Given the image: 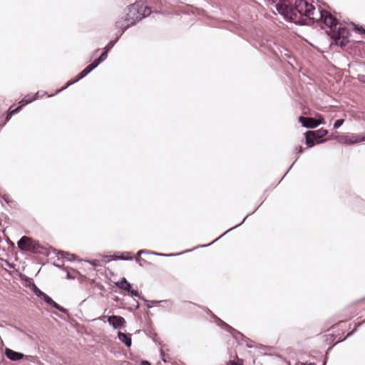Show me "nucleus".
I'll list each match as a JSON object with an SVG mask.
<instances>
[{
    "mask_svg": "<svg viewBox=\"0 0 365 365\" xmlns=\"http://www.w3.org/2000/svg\"><path fill=\"white\" fill-rule=\"evenodd\" d=\"M275 7L285 19L297 24H308V21H318L319 16H322L319 10H316L315 7L306 0L296 1L294 9L284 3L277 4Z\"/></svg>",
    "mask_w": 365,
    "mask_h": 365,
    "instance_id": "1",
    "label": "nucleus"
},
{
    "mask_svg": "<svg viewBox=\"0 0 365 365\" xmlns=\"http://www.w3.org/2000/svg\"><path fill=\"white\" fill-rule=\"evenodd\" d=\"M151 14L150 7L144 6L140 2H136L128 8L126 16L123 19L116 21V26L121 29V35L126 29L134 25L143 18L149 16Z\"/></svg>",
    "mask_w": 365,
    "mask_h": 365,
    "instance_id": "2",
    "label": "nucleus"
},
{
    "mask_svg": "<svg viewBox=\"0 0 365 365\" xmlns=\"http://www.w3.org/2000/svg\"><path fill=\"white\" fill-rule=\"evenodd\" d=\"M108 51L106 50L104 52L102 53L101 56L95 60L92 63L88 65L86 68H85L79 74L76 80L73 81H68L67 83V85L62 88L61 90H59L58 92H60L61 91L66 88L69 86L73 84L74 83L78 81L80 79L84 78L90 72H91L94 68H96L102 61H105L108 56Z\"/></svg>",
    "mask_w": 365,
    "mask_h": 365,
    "instance_id": "3",
    "label": "nucleus"
},
{
    "mask_svg": "<svg viewBox=\"0 0 365 365\" xmlns=\"http://www.w3.org/2000/svg\"><path fill=\"white\" fill-rule=\"evenodd\" d=\"M18 247L24 251L35 252L40 247L39 244L31 237L24 236L17 242Z\"/></svg>",
    "mask_w": 365,
    "mask_h": 365,
    "instance_id": "4",
    "label": "nucleus"
},
{
    "mask_svg": "<svg viewBox=\"0 0 365 365\" xmlns=\"http://www.w3.org/2000/svg\"><path fill=\"white\" fill-rule=\"evenodd\" d=\"M331 38L336 41L337 44L341 46H344L348 42L349 31L346 29L339 26L331 30Z\"/></svg>",
    "mask_w": 365,
    "mask_h": 365,
    "instance_id": "5",
    "label": "nucleus"
},
{
    "mask_svg": "<svg viewBox=\"0 0 365 365\" xmlns=\"http://www.w3.org/2000/svg\"><path fill=\"white\" fill-rule=\"evenodd\" d=\"M327 133V130L323 128L314 131H307L305 134L306 144L309 148L314 146V140H318L324 137Z\"/></svg>",
    "mask_w": 365,
    "mask_h": 365,
    "instance_id": "6",
    "label": "nucleus"
},
{
    "mask_svg": "<svg viewBox=\"0 0 365 365\" xmlns=\"http://www.w3.org/2000/svg\"><path fill=\"white\" fill-rule=\"evenodd\" d=\"M299 121L302 123L303 127L308 128H314L317 127L319 125L325 123V120L321 115H318L317 119L300 116Z\"/></svg>",
    "mask_w": 365,
    "mask_h": 365,
    "instance_id": "7",
    "label": "nucleus"
},
{
    "mask_svg": "<svg viewBox=\"0 0 365 365\" xmlns=\"http://www.w3.org/2000/svg\"><path fill=\"white\" fill-rule=\"evenodd\" d=\"M321 16H319V20H322L326 26L333 30L336 26V19L330 13L326 11L319 10Z\"/></svg>",
    "mask_w": 365,
    "mask_h": 365,
    "instance_id": "8",
    "label": "nucleus"
},
{
    "mask_svg": "<svg viewBox=\"0 0 365 365\" xmlns=\"http://www.w3.org/2000/svg\"><path fill=\"white\" fill-rule=\"evenodd\" d=\"M336 139L339 143L344 145H353L360 143L359 135L354 133L337 136Z\"/></svg>",
    "mask_w": 365,
    "mask_h": 365,
    "instance_id": "9",
    "label": "nucleus"
},
{
    "mask_svg": "<svg viewBox=\"0 0 365 365\" xmlns=\"http://www.w3.org/2000/svg\"><path fill=\"white\" fill-rule=\"evenodd\" d=\"M108 322L114 329H118L125 325V320L120 316L112 315L108 317Z\"/></svg>",
    "mask_w": 365,
    "mask_h": 365,
    "instance_id": "10",
    "label": "nucleus"
},
{
    "mask_svg": "<svg viewBox=\"0 0 365 365\" xmlns=\"http://www.w3.org/2000/svg\"><path fill=\"white\" fill-rule=\"evenodd\" d=\"M116 285L131 294V295L135 297H138V292L136 290L132 289L131 284L126 280L125 278H123L120 282L116 283Z\"/></svg>",
    "mask_w": 365,
    "mask_h": 365,
    "instance_id": "11",
    "label": "nucleus"
},
{
    "mask_svg": "<svg viewBox=\"0 0 365 365\" xmlns=\"http://www.w3.org/2000/svg\"><path fill=\"white\" fill-rule=\"evenodd\" d=\"M5 355L6 357L14 361L21 360L24 359V357L28 358L29 356H24L22 353L15 351L10 349H6L5 350Z\"/></svg>",
    "mask_w": 365,
    "mask_h": 365,
    "instance_id": "12",
    "label": "nucleus"
},
{
    "mask_svg": "<svg viewBox=\"0 0 365 365\" xmlns=\"http://www.w3.org/2000/svg\"><path fill=\"white\" fill-rule=\"evenodd\" d=\"M43 299V300L48 304L53 306L56 309L59 310L61 312L66 313V309L63 308V307L60 306L58 304L55 302L50 297H48L47 294L43 293V295L41 297Z\"/></svg>",
    "mask_w": 365,
    "mask_h": 365,
    "instance_id": "13",
    "label": "nucleus"
},
{
    "mask_svg": "<svg viewBox=\"0 0 365 365\" xmlns=\"http://www.w3.org/2000/svg\"><path fill=\"white\" fill-rule=\"evenodd\" d=\"M118 336L119 340L124 343L127 347H130L131 346L132 341L130 335L119 331L118 333Z\"/></svg>",
    "mask_w": 365,
    "mask_h": 365,
    "instance_id": "14",
    "label": "nucleus"
},
{
    "mask_svg": "<svg viewBox=\"0 0 365 365\" xmlns=\"http://www.w3.org/2000/svg\"><path fill=\"white\" fill-rule=\"evenodd\" d=\"M29 287L32 289V291L35 293V294L36 296H38V297H41L42 295H43V292H41L36 286V284L31 282V281H29Z\"/></svg>",
    "mask_w": 365,
    "mask_h": 365,
    "instance_id": "15",
    "label": "nucleus"
},
{
    "mask_svg": "<svg viewBox=\"0 0 365 365\" xmlns=\"http://www.w3.org/2000/svg\"><path fill=\"white\" fill-rule=\"evenodd\" d=\"M36 99V97H32V96H25L21 101H20V104H21V107L34 101V100Z\"/></svg>",
    "mask_w": 365,
    "mask_h": 365,
    "instance_id": "16",
    "label": "nucleus"
},
{
    "mask_svg": "<svg viewBox=\"0 0 365 365\" xmlns=\"http://www.w3.org/2000/svg\"><path fill=\"white\" fill-rule=\"evenodd\" d=\"M60 255H61V257H62L63 259H66L68 261H72L75 259V255L73 254H70V253L65 252H61L60 253Z\"/></svg>",
    "mask_w": 365,
    "mask_h": 365,
    "instance_id": "17",
    "label": "nucleus"
},
{
    "mask_svg": "<svg viewBox=\"0 0 365 365\" xmlns=\"http://www.w3.org/2000/svg\"><path fill=\"white\" fill-rule=\"evenodd\" d=\"M21 109V106H19L16 109L10 110L9 113H8V115H6V120H9L11 119V116L14 114L17 113Z\"/></svg>",
    "mask_w": 365,
    "mask_h": 365,
    "instance_id": "18",
    "label": "nucleus"
},
{
    "mask_svg": "<svg viewBox=\"0 0 365 365\" xmlns=\"http://www.w3.org/2000/svg\"><path fill=\"white\" fill-rule=\"evenodd\" d=\"M118 37H117L115 40L110 41L106 46L105 50H107L108 51L111 48H113V46L115 45V43L118 41Z\"/></svg>",
    "mask_w": 365,
    "mask_h": 365,
    "instance_id": "19",
    "label": "nucleus"
},
{
    "mask_svg": "<svg viewBox=\"0 0 365 365\" xmlns=\"http://www.w3.org/2000/svg\"><path fill=\"white\" fill-rule=\"evenodd\" d=\"M344 119H339V120H336L334 123V128H339L341 125H342V124L344 123Z\"/></svg>",
    "mask_w": 365,
    "mask_h": 365,
    "instance_id": "20",
    "label": "nucleus"
},
{
    "mask_svg": "<svg viewBox=\"0 0 365 365\" xmlns=\"http://www.w3.org/2000/svg\"><path fill=\"white\" fill-rule=\"evenodd\" d=\"M227 365H242V361L237 359L236 361H230Z\"/></svg>",
    "mask_w": 365,
    "mask_h": 365,
    "instance_id": "21",
    "label": "nucleus"
},
{
    "mask_svg": "<svg viewBox=\"0 0 365 365\" xmlns=\"http://www.w3.org/2000/svg\"><path fill=\"white\" fill-rule=\"evenodd\" d=\"M360 143L365 141V134L364 135H359Z\"/></svg>",
    "mask_w": 365,
    "mask_h": 365,
    "instance_id": "22",
    "label": "nucleus"
},
{
    "mask_svg": "<svg viewBox=\"0 0 365 365\" xmlns=\"http://www.w3.org/2000/svg\"><path fill=\"white\" fill-rule=\"evenodd\" d=\"M221 324H223L224 327H227L228 329V330H232V328L230 327L229 325H227V324H225V322H221Z\"/></svg>",
    "mask_w": 365,
    "mask_h": 365,
    "instance_id": "23",
    "label": "nucleus"
},
{
    "mask_svg": "<svg viewBox=\"0 0 365 365\" xmlns=\"http://www.w3.org/2000/svg\"><path fill=\"white\" fill-rule=\"evenodd\" d=\"M141 365H151V364L148 361H143Z\"/></svg>",
    "mask_w": 365,
    "mask_h": 365,
    "instance_id": "24",
    "label": "nucleus"
},
{
    "mask_svg": "<svg viewBox=\"0 0 365 365\" xmlns=\"http://www.w3.org/2000/svg\"><path fill=\"white\" fill-rule=\"evenodd\" d=\"M154 255H160V256H172L173 255H165V254H158L156 252H153Z\"/></svg>",
    "mask_w": 365,
    "mask_h": 365,
    "instance_id": "25",
    "label": "nucleus"
},
{
    "mask_svg": "<svg viewBox=\"0 0 365 365\" xmlns=\"http://www.w3.org/2000/svg\"><path fill=\"white\" fill-rule=\"evenodd\" d=\"M120 259H124V260H128V259H132V257H120Z\"/></svg>",
    "mask_w": 365,
    "mask_h": 365,
    "instance_id": "26",
    "label": "nucleus"
},
{
    "mask_svg": "<svg viewBox=\"0 0 365 365\" xmlns=\"http://www.w3.org/2000/svg\"><path fill=\"white\" fill-rule=\"evenodd\" d=\"M297 150H298L299 153H302V148L301 146L298 147L296 148Z\"/></svg>",
    "mask_w": 365,
    "mask_h": 365,
    "instance_id": "27",
    "label": "nucleus"
},
{
    "mask_svg": "<svg viewBox=\"0 0 365 365\" xmlns=\"http://www.w3.org/2000/svg\"><path fill=\"white\" fill-rule=\"evenodd\" d=\"M145 251L144 250H140L138 252V255H141L142 253H144Z\"/></svg>",
    "mask_w": 365,
    "mask_h": 365,
    "instance_id": "28",
    "label": "nucleus"
},
{
    "mask_svg": "<svg viewBox=\"0 0 365 365\" xmlns=\"http://www.w3.org/2000/svg\"><path fill=\"white\" fill-rule=\"evenodd\" d=\"M230 230H232V228H230V230H227V231H225V232L222 235H224L225 234L227 233V232H230Z\"/></svg>",
    "mask_w": 365,
    "mask_h": 365,
    "instance_id": "29",
    "label": "nucleus"
},
{
    "mask_svg": "<svg viewBox=\"0 0 365 365\" xmlns=\"http://www.w3.org/2000/svg\"><path fill=\"white\" fill-rule=\"evenodd\" d=\"M230 230H232V228H230V230H227V231H225V232L222 235H224L225 234L227 233V232H230Z\"/></svg>",
    "mask_w": 365,
    "mask_h": 365,
    "instance_id": "30",
    "label": "nucleus"
},
{
    "mask_svg": "<svg viewBox=\"0 0 365 365\" xmlns=\"http://www.w3.org/2000/svg\"><path fill=\"white\" fill-rule=\"evenodd\" d=\"M230 230H232V228H230V230H227V231H225V232L222 235H224L225 234L227 233V232H230Z\"/></svg>",
    "mask_w": 365,
    "mask_h": 365,
    "instance_id": "31",
    "label": "nucleus"
},
{
    "mask_svg": "<svg viewBox=\"0 0 365 365\" xmlns=\"http://www.w3.org/2000/svg\"><path fill=\"white\" fill-rule=\"evenodd\" d=\"M92 264L96 265V261H94L93 262H91Z\"/></svg>",
    "mask_w": 365,
    "mask_h": 365,
    "instance_id": "32",
    "label": "nucleus"
},
{
    "mask_svg": "<svg viewBox=\"0 0 365 365\" xmlns=\"http://www.w3.org/2000/svg\"><path fill=\"white\" fill-rule=\"evenodd\" d=\"M67 277H68V279H70V278H71V275H69V274H67Z\"/></svg>",
    "mask_w": 365,
    "mask_h": 365,
    "instance_id": "33",
    "label": "nucleus"
},
{
    "mask_svg": "<svg viewBox=\"0 0 365 365\" xmlns=\"http://www.w3.org/2000/svg\"><path fill=\"white\" fill-rule=\"evenodd\" d=\"M247 346H248V347H250V348H252V345H249V344H247Z\"/></svg>",
    "mask_w": 365,
    "mask_h": 365,
    "instance_id": "34",
    "label": "nucleus"
},
{
    "mask_svg": "<svg viewBox=\"0 0 365 365\" xmlns=\"http://www.w3.org/2000/svg\"><path fill=\"white\" fill-rule=\"evenodd\" d=\"M323 141H324V140H322V141H317V143H322V142H323Z\"/></svg>",
    "mask_w": 365,
    "mask_h": 365,
    "instance_id": "35",
    "label": "nucleus"
},
{
    "mask_svg": "<svg viewBox=\"0 0 365 365\" xmlns=\"http://www.w3.org/2000/svg\"><path fill=\"white\" fill-rule=\"evenodd\" d=\"M351 335V333H349V334H347V336H349Z\"/></svg>",
    "mask_w": 365,
    "mask_h": 365,
    "instance_id": "36",
    "label": "nucleus"
},
{
    "mask_svg": "<svg viewBox=\"0 0 365 365\" xmlns=\"http://www.w3.org/2000/svg\"><path fill=\"white\" fill-rule=\"evenodd\" d=\"M309 365H312V364H309Z\"/></svg>",
    "mask_w": 365,
    "mask_h": 365,
    "instance_id": "37",
    "label": "nucleus"
}]
</instances>
